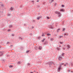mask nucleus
Wrapping results in <instances>:
<instances>
[{
    "instance_id": "4468645a",
    "label": "nucleus",
    "mask_w": 73,
    "mask_h": 73,
    "mask_svg": "<svg viewBox=\"0 0 73 73\" xmlns=\"http://www.w3.org/2000/svg\"><path fill=\"white\" fill-rule=\"evenodd\" d=\"M58 17H61V13H60V14H58Z\"/></svg>"
},
{
    "instance_id": "e433bc0d",
    "label": "nucleus",
    "mask_w": 73,
    "mask_h": 73,
    "mask_svg": "<svg viewBox=\"0 0 73 73\" xmlns=\"http://www.w3.org/2000/svg\"><path fill=\"white\" fill-rule=\"evenodd\" d=\"M54 1V0H52L51 2H53Z\"/></svg>"
},
{
    "instance_id": "1a4fd4ad",
    "label": "nucleus",
    "mask_w": 73,
    "mask_h": 73,
    "mask_svg": "<svg viewBox=\"0 0 73 73\" xmlns=\"http://www.w3.org/2000/svg\"><path fill=\"white\" fill-rule=\"evenodd\" d=\"M47 44H48V42H47V41H45L44 42V45Z\"/></svg>"
},
{
    "instance_id": "473e14b6",
    "label": "nucleus",
    "mask_w": 73,
    "mask_h": 73,
    "mask_svg": "<svg viewBox=\"0 0 73 73\" xmlns=\"http://www.w3.org/2000/svg\"><path fill=\"white\" fill-rule=\"evenodd\" d=\"M57 50H59V48H57Z\"/></svg>"
},
{
    "instance_id": "0eeeda50",
    "label": "nucleus",
    "mask_w": 73,
    "mask_h": 73,
    "mask_svg": "<svg viewBox=\"0 0 73 73\" xmlns=\"http://www.w3.org/2000/svg\"><path fill=\"white\" fill-rule=\"evenodd\" d=\"M60 11H62V12H65V10L64 9H60Z\"/></svg>"
},
{
    "instance_id": "393cba45",
    "label": "nucleus",
    "mask_w": 73,
    "mask_h": 73,
    "mask_svg": "<svg viewBox=\"0 0 73 73\" xmlns=\"http://www.w3.org/2000/svg\"><path fill=\"white\" fill-rule=\"evenodd\" d=\"M73 63H71V66H73Z\"/></svg>"
},
{
    "instance_id": "4c0bfd02",
    "label": "nucleus",
    "mask_w": 73,
    "mask_h": 73,
    "mask_svg": "<svg viewBox=\"0 0 73 73\" xmlns=\"http://www.w3.org/2000/svg\"><path fill=\"white\" fill-rule=\"evenodd\" d=\"M11 36H14V34H12V35H11Z\"/></svg>"
},
{
    "instance_id": "a18cd8bd",
    "label": "nucleus",
    "mask_w": 73,
    "mask_h": 73,
    "mask_svg": "<svg viewBox=\"0 0 73 73\" xmlns=\"http://www.w3.org/2000/svg\"><path fill=\"white\" fill-rule=\"evenodd\" d=\"M63 49H64V50H65V48H63Z\"/></svg>"
},
{
    "instance_id": "603ef678",
    "label": "nucleus",
    "mask_w": 73,
    "mask_h": 73,
    "mask_svg": "<svg viewBox=\"0 0 73 73\" xmlns=\"http://www.w3.org/2000/svg\"><path fill=\"white\" fill-rule=\"evenodd\" d=\"M64 66H66V64L64 65Z\"/></svg>"
},
{
    "instance_id": "a19ab883",
    "label": "nucleus",
    "mask_w": 73,
    "mask_h": 73,
    "mask_svg": "<svg viewBox=\"0 0 73 73\" xmlns=\"http://www.w3.org/2000/svg\"><path fill=\"white\" fill-rule=\"evenodd\" d=\"M60 44H63V43H62V42H60Z\"/></svg>"
},
{
    "instance_id": "de8ad7c7",
    "label": "nucleus",
    "mask_w": 73,
    "mask_h": 73,
    "mask_svg": "<svg viewBox=\"0 0 73 73\" xmlns=\"http://www.w3.org/2000/svg\"><path fill=\"white\" fill-rule=\"evenodd\" d=\"M61 37H62V36H60V37H59V38H61Z\"/></svg>"
},
{
    "instance_id": "4be33fe9",
    "label": "nucleus",
    "mask_w": 73,
    "mask_h": 73,
    "mask_svg": "<svg viewBox=\"0 0 73 73\" xmlns=\"http://www.w3.org/2000/svg\"><path fill=\"white\" fill-rule=\"evenodd\" d=\"M20 64V61L18 62L17 63V64Z\"/></svg>"
},
{
    "instance_id": "864d4df0",
    "label": "nucleus",
    "mask_w": 73,
    "mask_h": 73,
    "mask_svg": "<svg viewBox=\"0 0 73 73\" xmlns=\"http://www.w3.org/2000/svg\"><path fill=\"white\" fill-rule=\"evenodd\" d=\"M8 15L9 16H10V14H9Z\"/></svg>"
},
{
    "instance_id": "a211bd4d",
    "label": "nucleus",
    "mask_w": 73,
    "mask_h": 73,
    "mask_svg": "<svg viewBox=\"0 0 73 73\" xmlns=\"http://www.w3.org/2000/svg\"><path fill=\"white\" fill-rule=\"evenodd\" d=\"M12 27V25H10L9 26V28H11Z\"/></svg>"
},
{
    "instance_id": "8fccbe9b",
    "label": "nucleus",
    "mask_w": 73,
    "mask_h": 73,
    "mask_svg": "<svg viewBox=\"0 0 73 73\" xmlns=\"http://www.w3.org/2000/svg\"><path fill=\"white\" fill-rule=\"evenodd\" d=\"M33 22H35V20H33Z\"/></svg>"
},
{
    "instance_id": "37998d69",
    "label": "nucleus",
    "mask_w": 73,
    "mask_h": 73,
    "mask_svg": "<svg viewBox=\"0 0 73 73\" xmlns=\"http://www.w3.org/2000/svg\"><path fill=\"white\" fill-rule=\"evenodd\" d=\"M30 35H32V33H31L30 34Z\"/></svg>"
},
{
    "instance_id": "ea45409f",
    "label": "nucleus",
    "mask_w": 73,
    "mask_h": 73,
    "mask_svg": "<svg viewBox=\"0 0 73 73\" xmlns=\"http://www.w3.org/2000/svg\"><path fill=\"white\" fill-rule=\"evenodd\" d=\"M11 31V29H9L8 30V31Z\"/></svg>"
},
{
    "instance_id": "5fc2aeb1",
    "label": "nucleus",
    "mask_w": 73,
    "mask_h": 73,
    "mask_svg": "<svg viewBox=\"0 0 73 73\" xmlns=\"http://www.w3.org/2000/svg\"><path fill=\"white\" fill-rule=\"evenodd\" d=\"M37 2H39V1L38 0L37 1Z\"/></svg>"
},
{
    "instance_id": "ddd939ff",
    "label": "nucleus",
    "mask_w": 73,
    "mask_h": 73,
    "mask_svg": "<svg viewBox=\"0 0 73 73\" xmlns=\"http://www.w3.org/2000/svg\"><path fill=\"white\" fill-rule=\"evenodd\" d=\"M67 47L68 49H69V48H70V46H69V45H67Z\"/></svg>"
},
{
    "instance_id": "58836bf2",
    "label": "nucleus",
    "mask_w": 73,
    "mask_h": 73,
    "mask_svg": "<svg viewBox=\"0 0 73 73\" xmlns=\"http://www.w3.org/2000/svg\"><path fill=\"white\" fill-rule=\"evenodd\" d=\"M1 5V7H3V4H2Z\"/></svg>"
},
{
    "instance_id": "c756f323",
    "label": "nucleus",
    "mask_w": 73,
    "mask_h": 73,
    "mask_svg": "<svg viewBox=\"0 0 73 73\" xmlns=\"http://www.w3.org/2000/svg\"><path fill=\"white\" fill-rule=\"evenodd\" d=\"M27 65L28 66H29V65H30V64H29V63H28V64H27Z\"/></svg>"
},
{
    "instance_id": "0e129e2a",
    "label": "nucleus",
    "mask_w": 73,
    "mask_h": 73,
    "mask_svg": "<svg viewBox=\"0 0 73 73\" xmlns=\"http://www.w3.org/2000/svg\"><path fill=\"white\" fill-rule=\"evenodd\" d=\"M55 4H57V3H55Z\"/></svg>"
},
{
    "instance_id": "6e6d98bb",
    "label": "nucleus",
    "mask_w": 73,
    "mask_h": 73,
    "mask_svg": "<svg viewBox=\"0 0 73 73\" xmlns=\"http://www.w3.org/2000/svg\"><path fill=\"white\" fill-rule=\"evenodd\" d=\"M57 32L58 33V30L57 31Z\"/></svg>"
},
{
    "instance_id": "72a5a7b5",
    "label": "nucleus",
    "mask_w": 73,
    "mask_h": 73,
    "mask_svg": "<svg viewBox=\"0 0 73 73\" xmlns=\"http://www.w3.org/2000/svg\"><path fill=\"white\" fill-rule=\"evenodd\" d=\"M64 55V53H62V56H63Z\"/></svg>"
},
{
    "instance_id": "774afa93",
    "label": "nucleus",
    "mask_w": 73,
    "mask_h": 73,
    "mask_svg": "<svg viewBox=\"0 0 73 73\" xmlns=\"http://www.w3.org/2000/svg\"><path fill=\"white\" fill-rule=\"evenodd\" d=\"M63 24H64V23H63Z\"/></svg>"
},
{
    "instance_id": "3c124183",
    "label": "nucleus",
    "mask_w": 73,
    "mask_h": 73,
    "mask_svg": "<svg viewBox=\"0 0 73 73\" xmlns=\"http://www.w3.org/2000/svg\"><path fill=\"white\" fill-rule=\"evenodd\" d=\"M26 25V24H24V26H25Z\"/></svg>"
},
{
    "instance_id": "13d9d810",
    "label": "nucleus",
    "mask_w": 73,
    "mask_h": 73,
    "mask_svg": "<svg viewBox=\"0 0 73 73\" xmlns=\"http://www.w3.org/2000/svg\"><path fill=\"white\" fill-rule=\"evenodd\" d=\"M30 73H33V72H30Z\"/></svg>"
},
{
    "instance_id": "9b49d317",
    "label": "nucleus",
    "mask_w": 73,
    "mask_h": 73,
    "mask_svg": "<svg viewBox=\"0 0 73 73\" xmlns=\"http://www.w3.org/2000/svg\"><path fill=\"white\" fill-rule=\"evenodd\" d=\"M10 48H12V47H13V45H11L10 46Z\"/></svg>"
},
{
    "instance_id": "20e7f679",
    "label": "nucleus",
    "mask_w": 73,
    "mask_h": 73,
    "mask_svg": "<svg viewBox=\"0 0 73 73\" xmlns=\"http://www.w3.org/2000/svg\"><path fill=\"white\" fill-rule=\"evenodd\" d=\"M55 13H56V14H58V15H60V13L58 12V11H56Z\"/></svg>"
},
{
    "instance_id": "9d476101",
    "label": "nucleus",
    "mask_w": 73,
    "mask_h": 73,
    "mask_svg": "<svg viewBox=\"0 0 73 73\" xmlns=\"http://www.w3.org/2000/svg\"><path fill=\"white\" fill-rule=\"evenodd\" d=\"M45 34L44 33L42 34V36L43 37V36H45Z\"/></svg>"
},
{
    "instance_id": "c9c22d12",
    "label": "nucleus",
    "mask_w": 73,
    "mask_h": 73,
    "mask_svg": "<svg viewBox=\"0 0 73 73\" xmlns=\"http://www.w3.org/2000/svg\"><path fill=\"white\" fill-rule=\"evenodd\" d=\"M9 55L7 54V57H9Z\"/></svg>"
},
{
    "instance_id": "c03bdc74",
    "label": "nucleus",
    "mask_w": 73,
    "mask_h": 73,
    "mask_svg": "<svg viewBox=\"0 0 73 73\" xmlns=\"http://www.w3.org/2000/svg\"><path fill=\"white\" fill-rule=\"evenodd\" d=\"M64 63H62V64H61V65L62 66V65H64Z\"/></svg>"
},
{
    "instance_id": "4d7b16f0",
    "label": "nucleus",
    "mask_w": 73,
    "mask_h": 73,
    "mask_svg": "<svg viewBox=\"0 0 73 73\" xmlns=\"http://www.w3.org/2000/svg\"><path fill=\"white\" fill-rule=\"evenodd\" d=\"M38 7L39 8H40V6H38Z\"/></svg>"
},
{
    "instance_id": "c85d7f7f",
    "label": "nucleus",
    "mask_w": 73,
    "mask_h": 73,
    "mask_svg": "<svg viewBox=\"0 0 73 73\" xmlns=\"http://www.w3.org/2000/svg\"><path fill=\"white\" fill-rule=\"evenodd\" d=\"M32 2V3H33L34 4H35V3H34V2H35V1H33Z\"/></svg>"
},
{
    "instance_id": "79ce46f5",
    "label": "nucleus",
    "mask_w": 73,
    "mask_h": 73,
    "mask_svg": "<svg viewBox=\"0 0 73 73\" xmlns=\"http://www.w3.org/2000/svg\"><path fill=\"white\" fill-rule=\"evenodd\" d=\"M70 70H68V72H70Z\"/></svg>"
},
{
    "instance_id": "39448f33",
    "label": "nucleus",
    "mask_w": 73,
    "mask_h": 73,
    "mask_svg": "<svg viewBox=\"0 0 73 73\" xmlns=\"http://www.w3.org/2000/svg\"><path fill=\"white\" fill-rule=\"evenodd\" d=\"M41 18H42V16H40L38 17L37 18V20H40V19H41Z\"/></svg>"
},
{
    "instance_id": "a878e982",
    "label": "nucleus",
    "mask_w": 73,
    "mask_h": 73,
    "mask_svg": "<svg viewBox=\"0 0 73 73\" xmlns=\"http://www.w3.org/2000/svg\"><path fill=\"white\" fill-rule=\"evenodd\" d=\"M62 7H65V5H62Z\"/></svg>"
},
{
    "instance_id": "412c9836",
    "label": "nucleus",
    "mask_w": 73,
    "mask_h": 73,
    "mask_svg": "<svg viewBox=\"0 0 73 73\" xmlns=\"http://www.w3.org/2000/svg\"><path fill=\"white\" fill-rule=\"evenodd\" d=\"M38 39H40L41 38V36H39L38 37Z\"/></svg>"
},
{
    "instance_id": "680f3d73",
    "label": "nucleus",
    "mask_w": 73,
    "mask_h": 73,
    "mask_svg": "<svg viewBox=\"0 0 73 73\" xmlns=\"http://www.w3.org/2000/svg\"><path fill=\"white\" fill-rule=\"evenodd\" d=\"M71 72H73V71H71Z\"/></svg>"
},
{
    "instance_id": "aec40b11",
    "label": "nucleus",
    "mask_w": 73,
    "mask_h": 73,
    "mask_svg": "<svg viewBox=\"0 0 73 73\" xmlns=\"http://www.w3.org/2000/svg\"><path fill=\"white\" fill-rule=\"evenodd\" d=\"M10 10H11V11H12V10H13V8L12 7H11V8L10 9Z\"/></svg>"
},
{
    "instance_id": "49530a36",
    "label": "nucleus",
    "mask_w": 73,
    "mask_h": 73,
    "mask_svg": "<svg viewBox=\"0 0 73 73\" xmlns=\"http://www.w3.org/2000/svg\"><path fill=\"white\" fill-rule=\"evenodd\" d=\"M33 28H34V27H33H33H32V29H33Z\"/></svg>"
},
{
    "instance_id": "f704fd0d",
    "label": "nucleus",
    "mask_w": 73,
    "mask_h": 73,
    "mask_svg": "<svg viewBox=\"0 0 73 73\" xmlns=\"http://www.w3.org/2000/svg\"><path fill=\"white\" fill-rule=\"evenodd\" d=\"M9 43H10L9 42H7V44H9Z\"/></svg>"
},
{
    "instance_id": "f03ea898",
    "label": "nucleus",
    "mask_w": 73,
    "mask_h": 73,
    "mask_svg": "<svg viewBox=\"0 0 73 73\" xmlns=\"http://www.w3.org/2000/svg\"><path fill=\"white\" fill-rule=\"evenodd\" d=\"M4 51H0V56H3V53H4Z\"/></svg>"
},
{
    "instance_id": "2eb2a0df",
    "label": "nucleus",
    "mask_w": 73,
    "mask_h": 73,
    "mask_svg": "<svg viewBox=\"0 0 73 73\" xmlns=\"http://www.w3.org/2000/svg\"><path fill=\"white\" fill-rule=\"evenodd\" d=\"M29 51H30L29 50H27L26 52V53H29Z\"/></svg>"
},
{
    "instance_id": "bb28decb",
    "label": "nucleus",
    "mask_w": 73,
    "mask_h": 73,
    "mask_svg": "<svg viewBox=\"0 0 73 73\" xmlns=\"http://www.w3.org/2000/svg\"><path fill=\"white\" fill-rule=\"evenodd\" d=\"M19 39H21V40H23V38H22L21 37H19Z\"/></svg>"
},
{
    "instance_id": "423d86ee",
    "label": "nucleus",
    "mask_w": 73,
    "mask_h": 73,
    "mask_svg": "<svg viewBox=\"0 0 73 73\" xmlns=\"http://www.w3.org/2000/svg\"><path fill=\"white\" fill-rule=\"evenodd\" d=\"M59 60H62V57L60 56L58 58Z\"/></svg>"
},
{
    "instance_id": "b1692460",
    "label": "nucleus",
    "mask_w": 73,
    "mask_h": 73,
    "mask_svg": "<svg viewBox=\"0 0 73 73\" xmlns=\"http://www.w3.org/2000/svg\"><path fill=\"white\" fill-rule=\"evenodd\" d=\"M64 36H68V34L67 35V34H65L64 35Z\"/></svg>"
},
{
    "instance_id": "f257e3e1",
    "label": "nucleus",
    "mask_w": 73,
    "mask_h": 73,
    "mask_svg": "<svg viewBox=\"0 0 73 73\" xmlns=\"http://www.w3.org/2000/svg\"><path fill=\"white\" fill-rule=\"evenodd\" d=\"M62 65H61V63L60 64V66H59V67L58 68V72H60L61 71V68Z\"/></svg>"
},
{
    "instance_id": "7ed1b4c3",
    "label": "nucleus",
    "mask_w": 73,
    "mask_h": 73,
    "mask_svg": "<svg viewBox=\"0 0 73 73\" xmlns=\"http://www.w3.org/2000/svg\"><path fill=\"white\" fill-rule=\"evenodd\" d=\"M53 64V62H48L47 63H46V64H47L48 65H49V66H50V64Z\"/></svg>"
},
{
    "instance_id": "69168bd1",
    "label": "nucleus",
    "mask_w": 73,
    "mask_h": 73,
    "mask_svg": "<svg viewBox=\"0 0 73 73\" xmlns=\"http://www.w3.org/2000/svg\"><path fill=\"white\" fill-rule=\"evenodd\" d=\"M60 46V47H61V46Z\"/></svg>"
},
{
    "instance_id": "cd10ccee",
    "label": "nucleus",
    "mask_w": 73,
    "mask_h": 73,
    "mask_svg": "<svg viewBox=\"0 0 73 73\" xmlns=\"http://www.w3.org/2000/svg\"><path fill=\"white\" fill-rule=\"evenodd\" d=\"M49 28H50V29H53V27H50Z\"/></svg>"
},
{
    "instance_id": "2f4dec72",
    "label": "nucleus",
    "mask_w": 73,
    "mask_h": 73,
    "mask_svg": "<svg viewBox=\"0 0 73 73\" xmlns=\"http://www.w3.org/2000/svg\"><path fill=\"white\" fill-rule=\"evenodd\" d=\"M53 38H51L50 40H51V41H53Z\"/></svg>"
},
{
    "instance_id": "dca6fc26",
    "label": "nucleus",
    "mask_w": 73,
    "mask_h": 73,
    "mask_svg": "<svg viewBox=\"0 0 73 73\" xmlns=\"http://www.w3.org/2000/svg\"><path fill=\"white\" fill-rule=\"evenodd\" d=\"M47 36H50V35H51V34H49V33H48L47 35Z\"/></svg>"
},
{
    "instance_id": "7c9ffc66",
    "label": "nucleus",
    "mask_w": 73,
    "mask_h": 73,
    "mask_svg": "<svg viewBox=\"0 0 73 73\" xmlns=\"http://www.w3.org/2000/svg\"><path fill=\"white\" fill-rule=\"evenodd\" d=\"M47 19H50V18L49 17H47Z\"/></svg>"
},
{
    "instance_id": "5701e85b",
    "label": "nucleus",
    "mask_w": 73,
    "mask_h": 73,
    "mask_svg": "<svg viewBox=\"0 0 73 73\" xmlns=\"http://www.w3.org/2000/svg\"><path fill=\"white\" fill-rule=\"evenodd\" d=\"M44 40H45V39L44 38L42 40V42H44Z\"/></svg>"
},
{
    "instance_id": "09e8293b",
    "label": "nucleus",
    "mask_w": 73,
    "mask_h": 73,
    "mask_svg": "<svg viewBox=\"0 0 73 73\" xmlns=\"http://www.w3.org/2000/svg\"><path fill=\"white\" fill-rule=\"evenodd\" d=\"M58 31H59V30H60V29H58Z\"/></svg>"
},
{
    "instance_id": "f8f14e48",
    "label": "nucleus",
    "mask_w": 73,
    "mask_h": 73,
    "mask_svg": "<svg viewBox=\"0 0 73 73\" xmlns=\"http://www.w3.org/2000/svg\"><path fill=\"white\" fill-rule=\"evenodd\" d=\"M9 67L10 68H12V67H13V66H12L11 65H10V66H9Z\"/></svg>"
},
{
    "instance_id": "f3484780",
    "label": "nucleus",
    "mask_w": 73,
    "mask_h": 73,
    "mask_svg": "<svg viewBox=\"0 0 73 73\" xmlns=\"http://www.w3.org/2000/svg\"><path fill=\"white\" fill-rule=\"evenodd\" d=\"M35 48L36 50H37V49H38V47L36 46Z\"/></svg>"
},
{
    "instance_id": "6ab92c4d",
    "label": "nucleus",
    "mask_w": 73,
    "mask_h": 73,
    "mask_svg": "<svg viewBox=\"0 0 73 73\" xmlns=\"http://www.w3.org/2000/svg\"><path fill=\"white\" fill-rule=\"evenodd\" d=\"M65 29L64 28L62 30V31H63V32H65Z\"/></svg>"
},
{
    "instance_id": "bf43d9fd",
    "label": "nucleus",
    "mask_w": 73,
    "mask_h": 73,
    "mask_svg": "<svg viewBox=\"0 0 73 73\" xmlns=\"http://www.w3.org/2000/svg\"><path fill=\"white\" fill-rule=\"evenodd\" d=\"M36 72V71H35V70L34 71V72Z\"/></svg>"
},
{
    "instance_id": "6e6552de",
    "label": "nucleus",
    "mask_w": 73,
    "mask_h": 73,
    "mask_svg": "<svg viewBox=\"0 0 73 73\" xmlns=\"http://www.w3.org/2000/svg\"><path fill=\"white\" fill-rule=\"evenodd\" d=\"M41 49H42V47L41 46H39V47L38 49H39V50H41Z\"/></svg>"
},
{
    "instance_id": "e2e57ef3",
    "label": "nucleus",
    "mask_w": 73,
    "mask_h": 73,
    "mask_svg": "<svg viewBox=\"0 0 73 73\" xmlns=\"http://www.w3.org/2000/svg\"><path fill=\"white\" fill-rule=\"evenodd\" d=\"M0 48H1V46H0Z\"/></svg>"
},
{
    "instance_id": "052dcab7",
    "label": "nucleus",
    "mask_w": 73,
    "mask_h": 73,
    "mask_svg": "<svg viewBox=\"0 0 73 73\" xmlns=\"http://www.w3.org/2000/svg\"><path fill=\"white\" fill-rule=\"evenodd\" d=\"M3 61H4V60H3Z\"/></svg>"
},
{
    "instance_id": "338daca9",
    "label": "nucleus",
    "mask_w": 73,
    "mask_h": 73,
    "mask_svg": "<svg viewBox=\"0 0 73 73\" xmlns=\"http://www.w3.org/2000/svg\"><path fill=\"white\" fill-rule=\"evenodd\" d=\"M56 36H57V35H56Z\"/></svg>"
}]
</instances>
